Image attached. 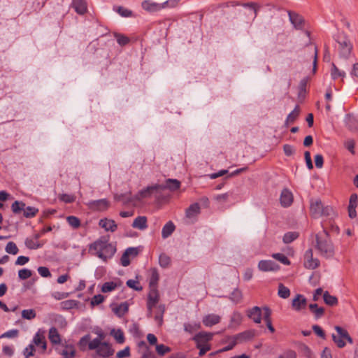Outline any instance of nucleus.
Instances as JSON below:
<instances>
[{"label":"nucleus","mask_w":358,"mask_h":358,"mask_svg":"<svg viewBox=\"0 0 358 358\" xmlns=\"http://www.w3.org/2000/svg\"><path fill=\"white\" fill-rule=\"evenodd\" d=\"M322 203L320 199L314 200L310 199V211L311 215L314 218H317L321 216V211L322 208Z\"/></svg>","instance_id":"nucleus-19"},{"label":"nucleus","mask_w":358,"mask_h":358,"mask_svg":"<svg viewBox=\"0 0 358 358\" xmlns=\"http://www.w3.org/2000/svg\"><path fill=\"white\" fill-rule=\"evenodd\" d=\"M99 225L106 231L115 232L117 229V224L113 220L106 217L102 218L99 222Z\"/></svg>","instance_id":"nucleus-20"},{"label":"nucleus","mask_w":358,"mask_h":358,"mask_svg":"<svg viewBox=\"0 0 358 358\" xmlns=\"http://www.w3.org/2000/svg\"><path fill=\"white\" fill-rule=\"evenodd\" d=\"M308 308L310 311L314 314L315 320L321 318L324 314V308L323 307H319L317 303H310Z\"/></svg>","instance_id":"nucleus-30"},{"label":"nucleus","mask_w":358,"mask_h":358,"mask_svg":"<svg viewBox=\"0 0 358 358\" xmlns=\"http://www.w3.org/2000/svg\"><path fill=\"white\" fill-rule=\"evenodd\" d=\"M32 275V271L29 269V268H22L20 270H19L18 271V278L20 279V280H27L29 278H31Z\"/></svg>","instance_id":"nucleus-59"},{"label":"nucleus","mask_w":358,"mask_h":358,"mask_svg":"<svg viewBox=\"0 0 358 358\" xmlns=\"http://www.w3.org/2000/svg\"><path fill=\"white\" fill-rule=\"evenodd\" d=\"M313 331L314 333L320 338L322 339H325L326 334L324 330L319 325L314 324L312 327Z\"/></svg>","instance_id":"nucleus-63"},{"label":"nucleus","mask_w":358,"mask_h":358,"mask_svg":"<svg viewBox=\"0 0 358 358\" xmlns=\"http://www.w3.org/2000/svg\"><path fill=\"white\" fill-rule=\"evenodd\" d=\"M181 182L178 179L169 178L165 180L164 184H158L159 190L169 189L174 192L180 189Z\"/></svg>","instance_id":"nucleus-12"},{"label":"nucleus","mask_w":358,"mask_h":358,"mask_svg":"<svg viewBox=\"0 0 358 358\" xmlns=\"http://www.w3.org/2000/svg\"><path fill=\"white\" fill-rule=\"evenodd\" d=\"M245 8L251 9L255 13V17L257 15V12L259 9V6L257 3L255 2H247V3H240V5Z\"/></svg>","instance_id":"nucleus-54"},{"label":"nucleus","mask_w":358,"mask_h":358,"mask_svg":"<svg viewBox=\"0 0 358 358\" xmlns=\"http://www.w3.org/2000/svg\"><path fill=\"white\" fill-rule=\"evenodd\" d=\"M76 351L72 345H66V348L60 352L64 358H73L76 357Z\"/></svg>","instance_id":"nucleus-39"},{"label":"nucleus","mask_w":358,"mask_h":358,"mask_svg":"<svg viewBox=\"0 0 358 358\" xmlns=\"http://www.w3.org/2000/svg\"><path fill=\"white\" fill-rule=\"evenodd\" d=\"M299 113H300L299 106L296 105L294 110L288 114V115L287 117V122H291L294 123L296 121V120L298 118Z\"/></svg>","instance_id":"nucleus-52"},{"label":"nucleus","mask_w":358,"mask_h":358,"mask_svg":"<svg viewBox=\"0 0 358 358\" xmlns=\"http://www.w3.org/2000/svg\"><path fill=\"white\" fill-rule=\"evenodd\" d=\"M278 295L282 299H287L290 296V290L283 284L280 283L278 285Z\"/></svg>","instance_id":"nucleus-46"},{"label":"nucleus","mask_w":358,"mask_h":358,"mask_svg":"<svg viewBox=\"0 0 358 358\" xmlns=\"http://www.w3.org/2000/svg\"><path fill=\"white\" fill-rule=\"evenodd\" d=\"M113 36L116 38L117 43L122 47L127 45L130 42L129 38L124 34L114 32Z\"/></svg>","instance_id":"nucleus-41"},{"label":"nucleus","mask_w":358,"mask_h":358,"mask_svg":"<svg viewBox=\"0 0 358 358\" xmlns=\"http://www.w3.org/2000/svg\"><path fill=\"white\" fill-rule=\"evenodd\" d=\"M201 326L200 322H195L194 324L185 323L184 330L189 334H192L194 331L201 329Z\"/></svg>","instance_id":"nucleus-55"},{"label":"nucleus","mask_w":358,"mask_h":358,"mask_svg":"<svg viewBox=\"0 0 358 358\" xmlns=\"http://www.w3.org/2000/svg\"><path fill=\"white\" fill-rule=\"evenodd\" d=\"M308 80H309L308 76L304 77L303 78H302L300 80L299 84V93H298L299 97L305 96V94L307 92L306 87H307Z\"/></svg>","instance_id":"nucleus-43"},{"label":"nucleus","mask_w":358,"mask_h":358,"mask_svg":"<svg viewBox=\"0 0 358 358\" xmlns=\"http://www.w3.org/2000/svg\"><path fill=\"white\" fill-rule=\"evenodd\" d=\"M258 268L263 272H276L280 269V266L273 260H260L258 263Z\"/></svg>","instance_id":"nucleus-11"},{"label":"nucleus","mask_w":358,"mask_h":358,"mask_svg":"<svg viewBox=\"0 0 358 358\" xmlns=\"http://www.w3.org/2000/svg\"><path fill=\"white\" fill-rule=\"evenodd\" d=\"M320 262L317 258L308 259L304 262V266L308 269H315L320 266Z\"/></svg>","instance_id":"nucleus-50"},{"label":"nucleus","mask_w":358,"mask_h":358,"mask_svg":"<svg viewBox=\"0 0 358 358\" xmlns=\"http://www.w3.org/2000/svg\"><path fill=\"white\" fill-rule=\"evenodd\" d=\"M262 308L259 306H253L252 308L246 310V315L255 323L259 324L262 319Z\"/></svg>","instance_id":"nucleus-13"},{"label":"nucleus","mask_w":358,"mask_h":358,"mask_svg":"<svg viewBox=\"0 0 358 358\" xmlns=\"http://www.w3.org/2000/svg\"><path fill=\"white\" fill-rule=\"evenodd\" d=\"M345 75V71L339 70L334 63L331 64V77L332 80H335L339 77L344 78Z\"/></svg>","instance_id":"nucleus-37"},{"label":"nucleus","mask_w":358,"mask_h":358,"mask_svg":"<svg viewBox=\"0 0 358 358\" xmlns=\"http://www.w3.org/2000/svg\"><path fill=\"white\" fill-rule=\"evenodd\" d=\"M110 335L114 338L118 344H122L125 341L124 334L121 329H112L110 331Z\"/></svg>","instance_id":"nucleus-31"},{"label":"nucleus","mask_w":358,"mask_h":358,"mask_svg":"<svg viewBox=\"0 0 358 358\" xmlns=\"http://www.w3.org/2000/svg\"><path fill=\"white\" fill-rule=\"evenodd\" d=\"M242 296L243 295L241 291L238 288H235L231 292L229 299L235 303H238L241 301Z\"/></svg>","instance_id":"nucleus-45"},{"label":"nucleus","mask_w":358,"mask_h":358,"mask_svg":"<svg viewBox=\"0 0 358 358\" xmlns=\"http://www.w3.org/2000/svg\"><path fill=\"white\" fill-rule=\"evenodd\" d=\"M131 226L139 230H145L148 228V219L145 216H138L134 220Z\"/></svg>","instance_id":"nucleus-24"},{"label":"nucleus","mask_w":358,"mask_h":358,"mask_svg":"<svg viewBox=\"0 0 358 358\" xmlns=\"http://www.w3.org/2000/svg\"><path fill=\"white\" fill-rule=\"evenodd\" d=\"M307 305V299L301 294H297L292 299V307L296 311H300Z\"/></svg>","instance_id":"nucleus-15"},{"label":"nucleus","mask_w":358,"mask_h":358,"mask_svg":"<svg viewBox=\"0 0 358 358\" xmlns=\"http://www.w3.org/2000/svg\"><path fill=\"white\" fill-rule=\"evenodd\" d=\"M196 348L199 350V356L203 357L205 354L210 350V345L209 344H196Z\"/></svg>","instance_id":"nucleus-62"},{"label":"nucleus","mask_w":358,"mask_h":358,"mask_svg":"<svg viewBox=\"0 0 358 358\" xmlns=\"http://www.w3.org/2000/svg\"><path fill=\"white\" fill-rule=\"evenodd\" d=\"M271 257L284 265L289 266L291 264V261L285 255L282 253H273Z\"/></svg>","instance_id":"nucleus-42"},{"label":"nucleus","mask_w":358,"mask_h":358,"mask_svg":"<svg viewBox=\"0 0 358 358\" xmlns=\"http://www.w3.org/2000/svg\"><path fill=\"white\" fill-rule=\"evenodd\" d=\"M256 332L257 331L255 329L245 330L232 336H228L226 341H223V342H227L228 340L234 339V341H236V343H241L250 341L254 338L256 336Z\"/></svg>","instance_id":"nucleus-5"},{"label":"nucleus","mask_w":358,"mask_h":358,"mask_svg":"<svg viewBox=\"0 0 358 358\" xmlns=\"http://www.w3.org/2000/svg\"><path fill=\"white\" fill-rule=\"evenodd\" d=\"M334 329L337 335L333 334L331 337L338 348H343L346 345V342L353 344V338L345 329L338 325L335 326Z\"/></svg>","instance_id":"nucleus-4"},{"label":"nucleus","mask_w":358,"mask_h":358,"mask_svg":"<svg viewBox=\"0 0 358 358\" xmlns=\"http://www.w3.org/2000/svg\"><path fill=\"white\" fill-rule=\"evenodd\" d=\"M90 339L91 336L90 334H87L80 338L78 345L81 351H85L86 350L87 346V348L89 349V343H90V342L92 341H90Z\"/></svg>","instance_id":"nucleus-40"},{"label":"nucleus","mask_w":358,"mask_h":358,"mask_svg":"<svg viewBox=\"0 0 358 358\" xmlns=\"http://www.w3.org/2000/svg\"><path fill=\"white\" fill-rule=\"evenodd\" d=\"M136 278L138 279V275ZM126 285L128 287L135 291L140 292L143 289V287L140 285L138 280L129 279L126 282Z\"/></svg>","instance_id":"nucleus-49"},{"label":"nucleus","mask_w":358,"mask_h":358,"mask_svg":"<svg viewBox=\"0 0 358 358\" xmlns=\"http://www.w3.org/2000/svg\"><path fill=\"white\" fill-rule=\"evenodd\" d=\"M90 250H96L99 258L106 261L112 258L116 252V247L108 243V237L101 236L99 239L89 245Z\"/></svg>","instance_id":"nucleus-1"},{"label":"nucleus","mask_w":358,"mask_h":358,"mask_svg":"<svg viewBox=\"0 0 358 358\" xmlns=\"http://www.w3.org/2000/svg\"><path fill=\"white\" fill-rule=\"evenodd\" d=\"M176 230V225L174 223L170 220L167 222L163 227L162 230V237L164 239H166L171 236L172 234Z\"/></svg>","instance_id":"nucleus-25"},{"label":"nucleus","mask_w":358,"mask_h":358,"mask_svg":"<svg viewBox=\"0 0 358 358\" xmlns=\"http://www.w3.org/2000/svg\"><path fill=\"white\" fill-rule=\"evenodd\" d=\"M156 352L159 356H164L165 354L170 352L171 348L164 344H158L155 347Z\"/></svg>","instance_id":"nucleus-58"},{"label":"nucleus","mask_w":358,"mask_h":358,"mask_svg":"<svg viewBox=\"0 0 358 358\" xmlns=\"http://www.w3.org/2000/svg\"><path fill=\"white\" fill-rule=\"evenodd\" d=\"M38 209L34 206H26L24 207L23 215L26 218H32L36 216L38 213Z\"/></svg>","instance_id":"nucleus-47"},{"label":"nucleus","mask_w":358,"mask_h":358,"mask_svg":"<svg viewBox=\"0 0 358 358\" xmlns=\"http://www.w3.org/2000/svg\"><path fill=\"white\" fill-rule=\"evenodd\" d=\"M48 338L53 345L60 344L62 339L61 336L56 327H52L49 329Z\"/></svg>","instance_id":"nucleus-26"},{"label":"nucleus","mask_w":358,"mask_h":358,"mask_svg":"<svg viewBox=\"0 0 358 358\" xmlns=\"http://www.w3.org/2000/svg\"><path fill=\"white\" fill-rule=\"evenodd\" d=\"M115 10L122 17H129L133 15L132 10L124 8V6H117Z\"/></svg>","instance_id":"nucleus-53"},{"label":"nucleus","mask_w":358,"mask_h":358,"mask_svg":"<svg viewBox=\"0 0 358 358\" xmlns=\"http://www.w3.org/2000/svg\"><path fill=\"white\" fill-rule=\"evenodd\" d=\"M94 350H96V353L98 356L103 358L109 357L115 353V350L113 348L112 344L108 341H103L98 344V348Z\"/></svg>","instance_id":"nucleus-7"},{"label":"nucleus","mask_w":358,"mask_h":358,"mask_svg":"<svg viewBox=\"0 0 358 358\" xmlns=\"http://www.w3.org/2000/svg\"><path fill=\"white\" fill-rule=\"evenodd\" d=\"M299 236V234L297 231H288L284 234L282 241L285 244H289L297 239Z\"/></svg>","instance_id":"nucleus-38"},{"label":"nucleus","mask_w":358,"mask_h":358,"mask_svg":"<svg viewBox=\"0 0 358 358\" xmlns=\"http://www.w3.org/2000/svg\"><path fill=\"white\" fill-rule=\"evenodd\" d=\"M151 276L149 281V286L150 288H157L158 282L159 280V274L157 268H151Z\"/></svg>","instance_id":"nucleus-32"},{"label":"nucleus","mask_w":358,"mask_h":358,"mask_svg":"<svg viewBox=\"0 0 358 358\" xmlns=\"http://www.w3.org/2000/svg\"><path fill=\"white\" fill-rule=\"evenodd\" d=\"M214 335L215 333L200 331L194 336L192 340L196 344H206L213 339Z\"/></svg>","instance_id":"nucleus-16"},{"label":"nucleus","mask_w":358,"mask_h":358,"mask_svg":"<svg viewBox=\"0 0 358 358\" xmlns=\"http://www.w3.org/2000/svg\"><path fill=\"white\" fill-rule=\"evenodd\" d=\"M26 204L22 201H15L11 205V210L15 215H19L22 212L24 213Z\"/></svg>","instance_id":"nucleus-35"},{"label":"nucleus","mask_w":358,"mask_h":358,"mask_svg":"<svg viewBox=\"0 0 358 358\" xmlns=\"http://www.w3.org/2000/svg\"><path fill=\"white\" fill-rule=\"evenodd\" d=\"M5 250L7 253L13 255H17L19 252L18 248L17 247L16 244L13 241H10L7 243Z\"/></svg>","instance_id":"nucleus-57"},{"label":"nucleus","mask_w":358,"mask_h":358,"mask_svg":"<svg viewBox=\"0 0 358 358\" xmlns=\"http://www.w3.org/2000/svg\"><path fill=\"white\" fill-rule=\"evenodd\" d=\"M323 300L324 303L329 306H336L338 303V298L336 296L331 295L328 291L324 292Z\"/></svg>","instance_id":"nucleus-33"},{"label":"nucleus","mask_w":358,"mask_h":358,"mask_svg":"<svg viewBox=\"0 0 358 358\" xmlns=\"http://www.w3.org/2000/svg\"><path fill=\"white\" fill-rule=\"evenodd\" d=\"M93 332L97 335V337L94 338L90 343H89V350H94L96 348H98V344L103 342L106 334L99 327H97L95 329Z\"/></svg>","instance_id":"nucleus-14"},{"label":"nucleus","mask_w":358,"mask_h":358,"mask_svg":"<svg viewBox=\"0 0 358 358\" xmlns=\"http://www.w3.org/2000/svg\"><path fill=\"white\" fill-rule=\"evenodd\" d=\"M22 317L24 320H31L36 317V313L34 309H24L22 311Z\"/></svg>","instance_id":"nucleus-51"},{"label":"nucleus","mask_w":358,"mask_h":358,"mask_svg":"<svg viewBox=\"0 0 358 358\" xmlns=\"http://www.w3.org/2000/svg\"><path fill=\"white\" fill-rule=\"evenodd\" d=\"M343 121L345 126L350 131L358 134V117L353 113H347Z\"/></svg>","instance_id":"nucleus-9"},{"label":"nucleus","mask_w":358,"mask_h":358,"mask_svg":"<svg viewBox=\"0 0 358 358\" xmlns=\"http://www.w3.org/2000/svg\"><path fill=\"white\" fill-rule=\"evenodd\" d=\"M315 248L327 259H332L335 255V248L331 239L323 238L320 233L315 234Z\"/></svg>","instance_id":"nucleus-2"},{"label":"nucleus","mask_w":358,"mask_h":358,"mask_svg":"<svg viewBox=\"0 0 358 358\" xmlns=\"http://www.w3.org/2000/svg\"><path fill=\"white\" fill-rule=\"evenodd\" d=\"M141 7L143 10L149 13H155L163 9L162 3H156L150 0H144L141 3Z\"/></svg>","instance_id":"nucleus-18"},{"label":"nucleus","mask_w":358,"mask_h":358,"mask_svg":"<svg viewBox=\"0 0 358 358\" xmlns=\"http://www.w3.org/2000/svg\"><path fill=\"white\" fill-rule=\"evenodd\" d=\"M131 355L129 346H126L123 350L118 351L116 354L117 358H127Z\"/></svg>","instance_id":"nucleus-64"},{"label":"nucleus","mask_w":358,"mask_h":358,"mask_svg":"<svg viewBox=\"0 0 358 358\" xmlns=\"http://www.w3.org/2000/svg\"><path fill=\"white\" fill-rule=\"evenodd\" d=\"M105 300V296L102 294H96L94 295L92 299L90 304L92 307H94L96 306H99Z\"/></svg>","instance_id":"nucleus-60"},{"label":"nucleus","mask_w":358,"mask_h":358,"mask_svg":"<svg viewBox=\"0 0 358 358\" xmlns=\"http://www.w3.org/2000/svg\"><path fill=\"white\" fill-rule=\"evenodd\" d=\"M117 287V283L113 281L104 282L101 288V292L103 293H108L115 290Z\"/></svg>","instance_id":"nucleus-44"},{"label":"nucleus","mask_w":358,"mask_h":358,"mask_svg":"<svg viewBox=\"0 0 358 358\" xmlns=\"http://www.w3.org/2000/svg\"><path fill=\"white\" fill-rule=\"evenodd\" d=\"M280 202L284 208L290 206L293 203V194L287 188L282 189L280 197Z\"/></svg>","instance_id":"nucleus-17"},{"label":"nucleus","mask_w":358,"mask_h":358,"mask_svg":"<svg viewBox=\"0 0 358 358\" xmlns=\"http://www.w3.org/2000/svg\"><path fill=\"white\" fill-rule=\"evenodd\" d=\"M129 306L128 302L124 301L113 308V311L118 317H122L128 313Z\"/></svg>","instance_id":"nucleus-28"},{"label":"nucleus","mask_w":358,"mask_h":358,"mask_svg":"<svg viewBox=\"0 0 358 358\" xmlns=\"http://www.w3.org/2000/svg\"><path fill=\"white\" fill-rule=\"evenodd\" d=\"M158 184L151 186H148L138 192L134 196L135 201H140L143 199L149 198L152 196L154 192H158Z\"/></svg>","instance_id":"nucleus-10"},{"label":"nucleus","mask_w":358,"mask_h":358,"mask_svg":"<svg viewBox=\"0 0 358 358\" xmlns=\"http://www.w3.org/2000/svg\"><path fill=\"white\" fill-rule=\"evenodd\" d=\"M72 8L78 15H84L87 12V3L85 0H72Z\"/></svg>","instance_id":"nucleus-21"},{"label":"nucleus","mask_w":358,"mask_h":358,"mask_svg":"<svg viewBox=\"0 0 358 358\" xmlns=\"http://www.w3.org/2000/svg\"><path fill=\"white\" fill-rule=\"evenodd\" d=\"M88 208L92 211H106L110 206V201L107 199H101L97 200H90L87 203Z\"/></svg>","instance_id":"nucleus-6"},{"label":"nucleus","mask_w":358,"mask_h":358,"mask_svg":"<svg viewBox=\"0 0 358 358\" xmlns=\"http://www.w3.org/2000/svg\"><path fill=\"white\" fill-rule=\"evenodd\" d=\"M334 41L338 44L339 55L344 59H348L352 53L353 45L348 36L344 33L338 32L333 36Z\"/></svg>","instance_id":"nucleus-3"},{"label":"nucleus","mask_w":358,"mask_h":358,"mask_svg":"<svg viewBox=\"0 0 358 358\" xmlns=\"http://www.w3.org/2000/svg\"><path fill=\"white\" fill-rule=\"evenodd\" d=\"M68 224L73 229H78L81 225L80 220L74 215H69L66 217Z\"/></svg>","instance_id":"nucleus-48"},{"label":"nucleus","mask_w":358,"mask_h":358,"mask_svg":"<svg viewBox=\"0 0 358 358\" xmlns=\"http://www.w3.org/2000/svg\"><path fill=\"white\" fill-rule=\"evenodd\" d=\"M200 206L198 203L195 202L194 203H192L185 210V216L188 218H192L200 213Z\"/></svg>","instance_id":"nucleus-27"},{"label":"nucleus","mask_w":358,"mask_h":358,"mask_svg":"<svg viewBox=\"0 0 358 358\" xmlns=\"http://www.w3.org/2000/svg\"><path fill=\"white\" fill-rule=\"evenodd\" d=\"M159 264L163 268L169 267L171 264V259L166 253L162 252L159 255Z\"/></svg>","instance_id":"nucleus-36"},{"label":"nucleus","mask_w":358,"mask_h":358,"mask_svg":"<svg viewBox=\"0 0 358 358\" xmlns=\"http://www.w3.org/2000/svg\"><path fill=\"white\" fill-rule=\"evenodd\" d=\"M220 317L215 314H208L203 317L202 322L206 327H212L220 322Z\"/></svg>","instance_id":"nucleus-23"},{"label":"nucleus","mask_w":358,"mask_h":358,"mask_svg":"<svg viewBox=\"0 0 358 358\" xmlns=\"http://www.w3.org/2000/svg\"><path fill=\"white\" fill-rule=\"evenodd\" d=\"M289 20L293 27L297 30H303L304 29L306 21L303 17L299 13L289 10Z\"/></svg>","instance_id":"nucleus-8"},{"label":"nucleus","mask_w":358,"mask_h":358,"mask_svg":"<svg viewBox=\"0 0 358 358\" xmlns=\"http://www.w3.org/2000/svg\"><path fill=\"white\" fill-rule=\"evenodd\" d=\"M80 302L73 299H69L61 302V308L64 310H69L72 308H78Z\"/></svg>","instance_id":"nucleus-34"},{"label":"nucleus","mask_w":358,"mask_h":358,"mask_svg":"<svg viewBox=\"0 0 358 358\" xmlns=\"http://www.w3.org/2000/svg\"><path fill=\"white\" fill-rule=\"evenodd\" d=\"M152 292L155 293V296H152L151 293H149L148 295L147 300V309L150 310L152 309L156 304L158 303L159 300V294L157 288L152 289Z\"/></svg>","instance_id":"nucleus-22"},{"label":"nucleus","mask_w":358,"mask_h":358,"mask_svg":"<svg viewBox=\"0 0 358 358\" xmlns=\"http://www.w3.org/2000/svg\"><path fill=\"white\" fill-rule=\"evenodd\" d=\"M114 199L116 201H122L124 203H129L135 201L134 197H131V192L129 191L125 193L115 194Z\"/></svg>","instance_id":"nucleus-29"},{"label":"nucleus","mask_w":358,"mask_h":358,"mask_svg":"<svg viewBox=\"0 0 358 358\" xmlns=\"http://www.w3.org/2000/svg\"><path fill=\"white\" fill-rule=\"evenodd\" d=\"M58 199L65 203H72L76 201V196L64 193L59 194Z\"/></svg>","instance_id":"nucleus-56"},{"label":"nucleus","mask_w":358,"mask_h":358,"mask_svg":"<svg viewBox=\"0 0 358 358\" xmlns=\"http://www.w3.org/2000/svg\"><path fill=\"white\" fill-rule=\"evenodd\" d=\"M36 352V348L34 344H29L23 350V355L25 356V358H29V357H33L34 355V352Z\"/></svg>","instance_id":"nucleus-61"}]
</instances>
